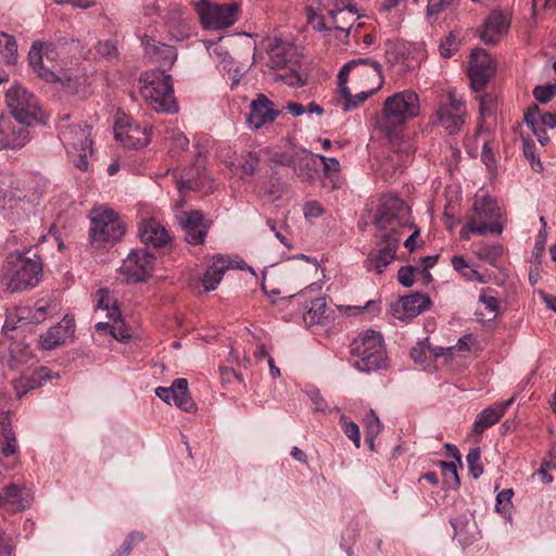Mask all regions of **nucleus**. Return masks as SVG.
<instances>
[{
    "instance_id": "42",
    "label": "nucleus",
    "mask_w": 556,
    "mask_h": 556,
    "mask_svg": "<svg viewBox=\"0 0 556 556\" xmlns=\"http://www.w3.org/2000/svg\"><path fill=\"white\" fill-rule=\"evenodd\" d=\"M142 42L147 45V52L152 55H161L164 66H172L176 61L177 53L174 47L165 43H149L148 36L142 37Z\"/></svg>"
},
{
    "instance_id": "4",
    "label": "nucleus",
    "mask_w": 556,
    "mask_h": 556,
    "mask_svg": "<svg viewBox=\"0 0 556 556\" xmlns=\"http://www.w3.org/2000/svg\"><path fill=\"white\" fill-rule=\"evenodd\" d=\"M140 84V92L152 110L159 113L177 112L172 76L165 70L156 68L143 73Z\"/></svg>"
},
{
    "instance_id": "17",
    "label": "nucleus",
    "mask_w": 556,
    "mask_h": 556,
    "mask_svg": "<svg viewBox=\"0 0 556 556\" xmlns=\"http://www.w3.org/2000/svg\"><path fill=\"white\" fill-rule=\"evenodd\" d=\"M114 136L117 141L127 148L140 149L150 141L148 127L130 122L128 118H119L114 126Z\"/></svg>"
},
{
    "instance_id": "26",
    "label": "nucleus",
    "mask_w": 556,
    "mask_h": 556,
    "mask_svg": "<svg viewBox=\"0 0 556 556\" xmlns=\"http://www.w3.org/2000/svg\"><path fill=\"white\" fill-rule=\"evenodd\" d=\"M31 504L29 491L24 485L8 484L0 491V507L9 513H18Z\"/></svg>"
},
{
    "instance_id": "19",
    "label": "nucleus",
    "mask_w": 556,
    "mask_h": 556,
    "mask_svg": "<svg viewBox=\"0 0 556 556\" xmlns=\"http://www.w3.org/2000/svg\"><path fill=\"white\" fill-rule=\"evenodd\" d=\"M179 223L185 231V240L192 245L203 244L211 220H206L198 210L182 212Z\"/></svg>"
},
{
    "instance_id": "32",
    "label": "nucleus",
    "mask_w": 556,
    "mask_h": 556,
    "mask_svg": "<svg viewBox=\"0 0 556 556\" xmlns=\"http://www.w3.org/2000/svg\"><path fill=\"white\" fill-rule=\"evenodd\" d=\"M472 211L475 213L472 217L477 218L479 223L489 224L493 220L501 222V208L498 207L496 201L491 197H477L472 204Z\"/></svg>"
},
{
    "instance_id": "33",
    "label": "nucleus",
    "mask_w": 556,
    "mask_h": 556,
    "mask_svg": "<svg viewBox=\"0 0 556 556\" xmlns=\"http://www.w3.org/2000/svg\"><path fill=\"white\" fill-rule=\"evenodd\" d=\"M230 268H232V262L230 260L223 256L213 258V263L206 269L202 280L205 290H215L225 273Z\"/></svg>"
},
{
    "instance_id": "41",
    "label": "nucleus",
    "mask_w": 556,
    "mask_h": 556,
    "mask_svg": "<svg viewBox=\"0 0 556 556\" xmlns=\"http://www.w3.org/2000/svg\"><path fill=\"white\" fill-rule=\"evenodd\" d=\"M473 253L480 261L486 262L492 266H496V263L504 254V248L500 243L488 244L481 241L476 244Z\"/></svg>"
},
{
    "instance_id": "62",
    "label": "nucleus",
    "mask_w": 556,
    "mask_h": 556,
    "mask_svg": "<svg viewBox=\"0 0 556 556\" xmlns=\"http://www.w3.org/2000/svg\"><path fill=\"white\" fill-rule=\"evenodd\" d=\"M479 301L484 304L485 308L493 317L496 316L498 312V301L495 296L486 295L485 292H482L479 296Z\"/></svg>"
},
{
    "instance_id": "10",
    "label": "nucleus",
    "mask_w": 556,
    "mask_h": 556,
    "mask_svg": "<svg viewBox=\"0 0 556 556\" xmlns=\"http://www.w3.org/2000/svg\"><path fill=\"white\" fill-rule=\"evenodd\" d=\"M200 17L201 25L205 29H224L232 26L239 17L237 3L212 4L207 0L193 2Z\"/></svg>"
},
{
    "instance_id": "38",
    "label": "nucleus",
    "mask_w": 556,
    "mask_h": 556,
    "mask_svg": "<svg viewBox=\"0 0 556 556\" xmlns=\"http://www.w3.org/2000/svg\"><path fill=\"white\" fill-rule=\"evenodd\" d=\"M504 226L502 222L493 220L489 224H485L479 223L475 217H470L467 224L460 229L459 236L464 240H469L471 232L480 236H484L488 231L491 233L501 235Z\"/></svg>"
},
{
    "instance_id": "63",
    "label": "nucleus",
    "mask_w": 556,
    "mask_h": 556,
    "mask_svg": "<svg viewBox=\"0 0 556 556\" xmlns=\"http://www.w3.org/2000/svg\"><path fill=\"white\" fill-rule=\"evenodd\" d=\"M540 113V109L536 104H533L532 106H529L528 110L525 113V122L527 126L530 128H533L535 126H539L538 116Z\"/></svg>"
},
{
    "instance_id": "20",
    "label": "nucleus",
    "mask_w": 556,
    "mask_h": 556,
    "mask_svg": "<svg viewBox=\"0 0 556 556\" xmlns=\"http://www.w3.org/2000/svg\"><path fill=\"white\" fill-rule=\"evenodd\" d=\"M280 114L275 104L265 94L258 93L250 104V112L247 117L248 126L251 129H260L266 124H271Z\"/></svg>"
},
{
    "instance_id": "28",
    "label": "nucleus",
    "mask_w": 556,
    "mask_h": 556,
    "mask_svg": "<svg viewBox=\"0 0 556 556\" xmlns=\"http://www.w3.org/2000/svg\"><path fill=\"white\" fill-rule=\"evenodd\" d=\"M138 232L141 242L153 248H162L170 241L166 228L154 218L142 220Z\"/></svg>"
},
{
    "instance_id": "55",
    "label": "nucleus",
    "mask_w": 556,
    "mask_h": 556,
    "mask_svg": "<svg viewBox=\"0 0 556 556\" xmlns=\"http://www.w3.org/2000/svg\"><path fill=\"white\" fill-rule=\"evenodd\" d=\"M96 51L99 55L106 59H114L118 55L117 47L111 40L99 41L96 46Z\"/></svg>"
},
{
    "instance_id": "24",
    "label": "nucleus",
    "mask_w": 556,
    "mask_h": 556,
    "mask_svg": "<svg viewBox=\"0 0 556 556\" xmlns=\"http://www.w3.org/2000/svg\"><path fill=\"white\" fill-rule=\"evenodd\" d=\"M509 25L508 14L501 10H493L483 22L480 37L485 43L495 45L507 34Z\"/></svg>"
},
{
    "instance_id": "48",
    "label": "nucleus",
    "mask_w": 556,
    "mask_h": 556,
    "mask_svg": "<svg viewBox=\"0 0 556 556\" xmlns=\"http://www.w3.org/2000/svg\"><path fill=\"white\" fill-rule=\"evenodd\" d=\"M2 438L0 448L3 456L9 457L16 453V438L15 433L10 427L2 426Z\"/></svg>"
},
{
    "instance_id": "7",
    "label": "nucleus",
    "mask_w": 556,
    "mask_h": 556,
    "mask_svg": "<svg viewBox=\"0 0 556 556\" xmlns=\"http://www.w3.org/2000/svg\"><path fill=\"white\" fill-rule=\"evenodd\" d=\"M321 287L317 283H311L304 290L292 294L280 302L281 308L289 306L303 305L298 312L302 315L304 323L308 326L319 325L326 315V299L320 295Z\"/></svg>"
},
{
    "instance_id": "46",
    "label": "nucleus",
    "mask_w": 556,
    "mask_h": 556,
    "mask_svg": "<svg viewBox=\"0 0 556 556\" xmlns=\"http://www.w3.org/2000/svg\"><path fill=\"white\" fill-rule=\"evenodd\" d=\"M305 14L307 24L311 25L313 29L320 33L331 31L329 20L326 21L325 16L319 12L317 8H313L312 5L306 7Z\"/></svg>"
},
{
    "instance_id": "58",
    "label": "nucleus",
    "mask_w": 556,
    "mask_h": 556,
    "mask_svg": "<svg viewBox=\"0 0 556 556\" xmlns=\"http://www.w3.org/2000/svg\"><path fill=\"white\" fill-rule=\"evenodd\" d=\"M514 492L511 489H505L496 495V506L498 510L507 511L511 505Z\"/></svg>"
},
{
    "instance_id": "49",
    "label": "nucleus",
    "mask_w": 556,
    "mask_h": 556,
    "mask_svg": "<svg viewBox=\"0 0 556 556\" xmlns=\"http://www.w3.org/2000/svg\"><path fill=\"white\" fill-rule=\"evenodd\" d=\"M340 426L344 434L353 442L356 448L361 446V433L358 426L350 420L345 415L340 417Z\"/></svg>"
},
{
    "instance_id": "12",
    "label": "nucleus",
    "mask_w": 556,
    "mask_h": 556,
    "mask_svg": "<svg viewBox=\"0 0 556 556\" xmlns=\"http://www.w3.org/2000/svg\"><path fill=\"white\" fill-rule=\"evenodd\" d=\"M154 255L147 250H135L119 267V275L128 283L146 281L153 273Z\"/></svg>"
},
{
    "instance_id": "21",
    "label": "nucleus",
    "mask_w": 556,
    "mask_h": 556,
    "mask_svg": "<svg viewBox=\"0 0 556 556\" xmlns=\"http://www.w3.org/2000/svg\"><path fill=\"white\" fill-rule=\"evenodd\" d=\"M430 305L431 300L428 295L416 292L402 296L392 305L391 311L395 318L407 321L426 312Z\"/></svg>"
},
{
    "instance_id": "64",
    "label": "nucleus",
    "mask_w": 556,
    "mask_h": 556,
    "mask_svg": "<svg viewBox=\"0 0 556 556\" xmlns=\"http://www.w3.org/2000/svg\"><path fill=\"white\" fill-rule=\"evenodd\" d=\"M456 50V42L453 36H450L440 45L439 51L443 58H451Z\"/></svg>"
},
{
    "instance_id": "13",
    "label": "nucleus",
    "mask_w": 556,
    "mask_h": 556,
    "mask_svg": "<svg viewBox=\"0 0 556 556\" xmlns=\"http://www.w3.org/2000/svg\"><path fill=\"white\" fill-rule=\"evenodd\" d=\"M466 109L462 100L450 93L442 101L437 111V116L441 126L450 134L455 135L460 131L465 123Z\"/></svg>"
},
{
    "instance_id": "25",
    "label": "nucleus",
    "mask_w": 556,
    "mask_h": 556,
    "mask_svg": "<svg viewBox=\"0 0 556 556\" xmlns=\"http://www.w3.org/2000/svg\"><path fill=\"white\" fill-rule=\"evenodd\" d=\"M357 18V11L351 5L337 11H329V26H331V31L338 33L336 36L340 39L341 36L348 38L352 31L354 37L357 36L358 29L363 26L362 23L354 25V21Z\"/></svg>"
},
{
    "instance_id": "37",
    "label": "nucleus",
    "mask_w": 556,
    "mask_h": 556,
    "mask_svg": "<svg viewBox=\"0 0 556 556\" xmlns=\"http://www.w3.org/2000/svg\"><path fill=\"white\" fill-rule=\"evenodd\" d=\"M323 165L324 186L331 190L339 189L342 186L341 165L334 157H327L318 154V163Z\"/></svg>"
},
{
    "instance_id": "16",
    "label": "nucleus",
    "mask_w": 556,
    "mask_h": 556,
    "mask_svg": "<svg viewBox=\"0 0 556 556\" xmlns=\"http://www.w3.org/2000/svg\"><path fill=\"white\" fill-rule=\"evenodd\" d=\"M495 67L492 58L483 49H475L471 52L468 74L471 87L475 91L482 90L494 75Z\"/></svg>"
},
{
    "instance_id": "50",
    "label": "nucleus",
    "mask_w": 556,
    "mask_h": 556,
    "mask_svg": "<svg viewBox=\"0 0 556 556\" xmlns=\"http://www.w3.org/2000/svg\"><path fill=\"white\" fill-rule=\"evenodd\" d=\"M96 309L99 311H105L106 312V317L110 319L111 318V311L113 309H119L117 304H116V301H114L109 291L106 289H100L98 292H97V303H96Z\"/></svg>"
},
{
    "instance_id": "60",
    "label": "nucleus",
    "mask_w": 556,
    "mask_h": 556,
    "mask_svg": "<svg viewBox=\"0 0 556 556\" xmlns=\"http://www.w3.org/2000/svg\"><path fill=\"white\" fill-rule=\"evenodd\" d=\"M14 545L12 538L3 530H0V556H12Z\"/></svg>"
},
{
    "instance_id": "27",
    "label": "nucleus",
    "mask_w": 556,
    "mask_h": 556,
    "mask_svg": "<svg viewBox=\"0 0 556 556\" xmlns=\"http://www.w3.org/2000/svg\"><path fill=\"white\" fill-rule=\"evenodd\" d=\"M75 331L73 318L65 317L61 323L50 327L40 336L39 345L42 350H53L65 343V340L72 338Z\"/></svg>"
},
{
    "instance_id": "51",
    "label": "nucleus",
    "mask_w": 556,
    "mask_h": 556,
    "mask_svg": "<svg viewBox=\"0 0 556 556\" xmlns=\"http://www.w3.org/2000/svg\"><path fill=\"white\" fill-rule=\"evenodd\" d=\"M481 452L479 447L471 448L467 454V463L470 475L478 479L483 473V467L480 464Z\"/></svg>"
},
{
    "instance_id": "61",
    "label": "nucleus",
    "mask_w": 556,
    "mask_h": 556,
    "mask_svg": "<svg viewBox=\"0 0 556 556\" xmlns=\"http://www.w3.org/2000/svg\"><path fill=\"white\" fill-rule=\"evenodd\" d=\"M324 214L321 204L317 201L307 202L304 205V215L306 218H317Z\"/></svg>"
},
{
    "instance_id": "8",
    "label": "nucleus",
    "mask_w": 556,
    "mask_h": 556,
    "mask_svg": "<svg viewBox=\"0 0 556 556\" xmlns=\"http://www.w3.org/2000/svg\"><path fill=\"white\" fill-rule=\"evenodd\" d=\"M357 87L381 89L384 83L381 64L369 58L354 59L345 63L339 74V85L346 84L349 77Z\"/></svg>"
},
{
    "instance_id": "47",
    "label": "nucleus",
    "mask_w": 556,
    "mask_h": 556,
    "mask_svg": "<svg viewBox=\"0 0 556 556\" xmlns=\"http://www.w3.org/2000/svg\"><path fill=\"white\" fill-rule=\"evenodd\" d=\"M439 467L443 473V482L447 488L457 489L460 484V479L457 473V465L455 462H439Z\"/></svg>"
},
{
    "instance_id": "5",
    "label": "nucleus",
    "mask_w": 556,
    "mask_h": 556,
    "mask_svg": "<svg viewBox=\"0 0 556 556\" xmlns=\"http://www.w3.org/2000/svg\"><path fill=\"white\" fill-rule=\"evenodd\" d=\"M268 66L274 70H285L279 78L289 86H303L305 79L299 73L300 54L298 48L288 41L274 38L270 39L267 48Z\"/></svg>"
},
{
    "instance_id": "15",
    "label": "nucleus",
    "mask_w": 556,
    "mask_h": 556,
    "mask_svg": "<svg viewBox=\"0 0 556 556\" xmlns=\"http://www.w3.org/2000/svg\"><path fill=\"white\" fill-rule=\"evenodd\" d=\"M59 137L68 152L92 153L91 128L86 124L60 125Z\"/></svg>"
},
{
    "instance_id": "54",
    "label": "nucleus",
    "mask_w": 556,
    "mask_h": 556,
    "mask_svg": "<svg viewBox=\"0 0 556 556\" xmlns=\"http://www.w3.org/2000/svg\"><path fill=\"white\" fill-rule=\"evenodd\" d=\"M260 165V157L255 153H248L244 162L240 165V177L253 176Z\"/></svg>"
},
{
    "instance_id": "52",
    "label": "nucleus",
    "mask_w": 556,
    "mask_h": 556,
    "mask_svg": "<svg viewBox=\"0 0 556 556\" xmlns=\"http://www.w3.org/2000/svg\"><path fill=\"white\" fill-rule=\"evenodd\" d=\"M364 429L365 435H378L382 429V424L380 422L376 413L370 409L367 412L364 418Z\"/></svg>"
},
{
    "instance_id": "9",
    "label": "nucleus",
    "mask_w": 556,
    "mask_h": 556,
    "mask_svg": "<svg viewBox=\"0 0 556 556\" xmlns=\"http://www.w3.org/2000/svg\"><path fill=\"white\" fill-rule=\"evenodd\" d=\"M375 225L383 233L399 236L402 229L412 226L408 222V206L396 195L382 198L375 216Z\"/></svg>"
},
{
    "instance_id": "35",
    "label": "nucleus",
    "mask_w": 556,
    "mask_h": 556,
    "mask_svg": "<svg viewBox=\"0 0 556 556\" xmlns=\"http://www.w3.org/2000/svg\"><path fill=\"white\" fill-rule=\"evenodd\" d=\"M392 146L391 161L396 164V168L401 169L412 159L416 149L410 139L397 137L396 131L388 137Z\"/></svg>"
},
{
    "instance_id": "22",
    "label": "nucleus",
    "mask_w": 556,
    "mask_h": 556,
    "mask_svg": "<svg viewBox=\"0 0 556 556\" xmlns=\"http://www.w3.org/2000/svg\"><path fill=\"white\" fill-rule=\"evenodd\" d=\"M155 393L167 404H170V401H173L184 412L192 413L197 409L195 403L189 395L188 381L185 378L176 379L169 388H156Z\"/></svg>"
},
{
    "instance_id": "18",
    "label": "nucleus",
    "mask_w": 556,
    "mask_h": 556,
    "mask_svg": "<svg viewBox=\"0 0 556 556\" xmlns=\"http://www.w3.org/2000/svg\"><path fill=\"white\" fill-rule=\"evenodd\" d=\"M13 116H0V149H17L28 141L27 126Z\"/></svg>"
},
{
    "instance_id": "45",
    "label": "nucleus",
    "mask_w": 556,
    "mask_h": 556,
    "mask_svg": "<svg viewBox=\"0 0 556 556\" xmlns=\"http://www.w3.org/2000/svg\"><path fill=\"white\" fill-rule=\"evenodd\" d=\"M162 17L169 30L179 29L185 24V10L177 3H170Z\"/></svg>"
},
{
    "instance_id": "53",
    "label": "nucleus",
    "mask_w": 556,
    "mask_h": 556,
    "mask_svg": "<svg viewBox=\"0 0 556 556\" xmlns=\"http://www.w3.org/2000/svg\"><path fill=\"white\" fill-rule=\"evenodd\" d=\"M556 94V84L546 86H536L533 89V97L540 103L549 102Z\"/></svg>"
},
{
    "instance_id": "3",
    "label": "nucleus",
    "mask_w": 556,
    "mask_h": 556,
    "mask_svg": "<svg viewBox=\"0 0 556 556\" xmlns=\"http://www.w3.org/2000/svg\"><path fill=\"white\" fill-rule=\"evenodd\" d=\"M353 366L369 372L387 367V351L382 334L372 329L359 333L350 345Z\"/></svg>"
},
{
    "instance_id": "11",
    "label": "nucleus",
    "mask_w": 556,
    "mask_h": 556,
    "mask_svg": "<svg viewBox=\"0 0 556 556\" xmlns=\"http://www.w3.org/2000/svg\"><path fill=\"white\" fill-rule=\"evenodd\" d=\"M5 102L18 122L33 124L40 121L41 109L36 97L18 84L12 85L5 92Z\"/></svg>"
},
{
    "instance_id": "56",
    "label": "nucleus",
    "mask_w": 556,
    "mask_h": 556,
    "mask_svg": "<svg viewBox=\"0 0 556 556\" xmlns=\"http://www.w3.org/2000/svg\"><path fill=\"white\" fill-rule=\"evenodd\" d=\"M534 149L535 147L531 139H523V154L530 161L532 168L539 172L542 169V164L540 160L535 159Z\"/></svg>"
},
{
    "instance_id": "57",
    "label": "nucleus",
    "mask_w": 556,
    "mask_h": 556,
    "mask_svg": "<svg viewBox=\"0 0 556 556\" xmlns=\"http://www.w3.org/2000/svg\"><path fill=\"white\" fill-rule=\"evenodd\" d=\"M143 540H144L143 533L138 532V531H132L125 539V541H124V543L122 545V551H118V552L123 553L124 556H127V555H129V553L131 552L134 546L137 543L142 542Z\"/></svg>"
},
{
    "instance_id": "59",
    "label": "nucleus",
    "mask_w": 556,
    "mask_h": 556,
    "mask_svg": "<svg viewBox=\"0 0 556 556\" xmlns=\"http://www.w3.org/2000/svg\"><path fill=\"white\" fill-rule=\"evenodd\" d=\"M397 280L404 287H412L414 285V268L402 266L397 271Z\"/></svg>"
},
{
    "instance_id": "14",
    "label": "nucleus",
    "mask_w": 556,
    "mask_h": 556,
    "mask_svg": "<svg viewBox=\"0 0 556 556\" xmlns=\"http://www.w3.org/2000/svg\"><path fill=\"white\" fill-rule=\"evenodd\" d=\"M400 240V236L382 233L380 240L377 242V251L370 253L366 260V267L368 269H375L379 275L382 274L395 260Z\"/></svg>"
},
{
    "instance_id": "36",
    "label": "nucleus",
    "mask_w": 556,
    "mask_h": 556,
    "mask_svg": "<svg viewBox=\"0 0 556 556\" xmlns=\"http://www.w3.org/2000/svg\"><path fill=\"white\" fill-rule=\"evenodd\" d=\"M111 318L108 321H99L96 324V329L98 331L109 332L113 338L118 341H126L131 336L129 329L125 326L124 320L122 319V314L119 309L111 311Z\"/></svg>"
},
{
    "instance_id": "6",
    "label": "nucleus",
    "mask_w": 556,
    "mask_h": 556,
    "mask_svg": "<svg viewBox=\"0 0 556 556\" xmlns=\"http://www.w3.org/2000/svg\"><path fill=\"white\" fill-rule=\"evenodd\" d=\"M90 242L96 248L116 244L126 232V225L111 208L97 207L90 213Z\"/></svg>"
},
{
    "instance_id": "43",
    "label": "nucleus",
    "mask_w": 556,
    "mask_h": 556,
    "mask_svg": "<svg viewBox=\"0 0 556 556\" xmlns=\"http://www.w3.org/2000/svg\"><path fill=\"white\" fill-rule=\"evenodd\" d=\"M11 185V174L0 173V207L13 208L17 206L15 191L9 187Z\"/></svg>"
},
{
    "instance_id": "30",
    "label": "nucleus",
    "mask_w": 556,
    "mask_h": 556,
    "mask_svg": "<svg viewBox=\"0 0 556 556\" xmlns=\"http://www.w3.org/2000/svg\"><path fill=\"white\" fill-rule=\"evenodd\" d=\"M515 396H511L507 401L496 403L492 406L484 408L477 415L473 422L472 431L476 434H481L485 429L495 425L503 417L507 408L514 403Z\"/></svg>"
},
{
    "instance_id": "44",
    "label": "nucleus",
    "mask_w": 556,
    "mask_h": 556,
    "mask_svg": "<svg viewBox=\"0 0 556 556\" xmlns=\"http://www.w3.org/2000/svg\"><path fill=\"white\" fill-rule=\"evenodd\" d=\"M0 58L8 64H14L17 58V45L14 37L0 33Z\"/></svg>"
},
{
    "instance_id": "31",
    "label": "nucleus",
    "mask_w": 556,
    "mask_h": 556,
    "mask_svg": "<svg viewBox=\"0 0 556 556\" xmlns=\"http://www.w3.org/2000/svg\"><path fill=\"white\" fill-rule=\"evenodd\" d=\"M47 49L42 42L36 41L33 43L28 53V62L34 72L46 81H56L58 75L49 67L43 65V55L47 54Z\"/></svg>"
},
{
    "instance_id": "23",
    "label": "nucleus",
    "mask_w": 556,
    "mask_h": 556,
    "mask_svg": "<svg viewBox=\"0 0 556 556\" xmlns=\"http://www.w3.org/2000/svg\"><path fill=\"white\" fill-rule=\"evenodd\" d=\"M8 186L13 188L16 192L15 198L17 204L20 202L35 203L43 193L41 180L31 174L22 176L11 174V185Z\"/></svg>"
},
{
    "instance_id": "39",
    "label": "nucleus",
    "mask_w": 556,
    "mask_h": 556,
    "mask_svg": "<svg viewBox=\"0 0 556 556\" xmlns=\"http://www.w3.org/2000/svg\"><path fill=\"white\" fill-rule=\"evenodd\" d=\"M55 308V305H52L48 301L39 300L35 303L33 308L23 307L18 312V319H26L33 324H39L47 319L49 315L52 314V311Z\"/></svg>"
},
{
    "instance_id": "40",
    "label": "nucleus",
    "mask_w": 556,
    "mask_h": 556,
    "mask_svg": "<svg viewBox=\"0 0 556 556\" xmlns=\"http://www.w3.org/2000/svg\"><path fill=\"white\" fill-rule=\"evenodd\" d=\"M362 90L355 96H352L350 89L346 87V84L339 85V91L341 97L344 99L343 102V111L348 112L352 109L357 108L363 102H365L369 97L376 93L379 89H375L374 87H361Z\"/></svg>"
},
{
    "instance_id": "2",
    "label": "nucleus",
    "mask_w": 556,
    "mask_h": 556,
    "mask_svg": "<svg viewBox=\"0 0 556 556\" xmlns=\"http://www.w3.org/2000/svg\"><path fill=\"white\" fill-rule=\"evenodd\" d=\"M419 110V97L415 91L395 92L384 100L375 126L384 136L391 137L407 121L418 116Z\"/></svg>"
},
{
    "instance_id": "29",
    "label": "nucleus",
    "mask_w": 556,
    "mask_h": 556,
    "mask_svg": "<svg viewBox=\"0 0 556 556\" xmlns=\"http://www.w3.org/2000/svg\"><path fill=\"white\" fill-rule=\"evenodd\" d=\"M53 378H59V374H52L48 367H40L31 372L29 376H22L14 380L13 389L17 397H22L30 390L43 386L46 382Z\"/></svg>"
},
{
    "instance_id": "1",
    "label": "nucleus",
    "mask_w": 556,
    "mask_h": 556,
    "mask_svg": "<svg viewBox=\"0 0 556 556\" xmlns=\"http://www.w3.org/2000/svg\"><path fill=\"white\" fill-rule=\"evenodd\" d=\"M42 277V263L38 256L27 257L14 252L2 264L0 282L10 292L35 288Z\"/></svg>"
},
{
    "instance_id": "34",
    "label": "nucleus",
    "mask_w": 556,
    "mask_h": 556,
    "mask_svg": "<svg viewBox=\"0 0 556 556\" xmlns=\"http://www.w3.org/2000/svg\"><path fill=\"white\" fill-rule=\"evenodd\" d=\"M295 175L305 182H312L318 173V154L304 151L294 160Z\"/></svg>"
}]
</instances>
